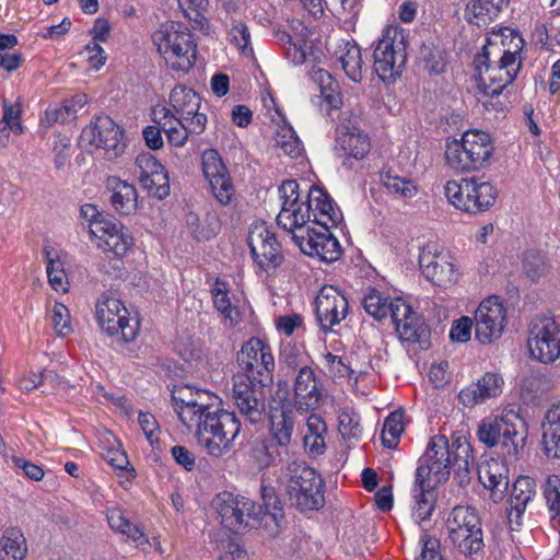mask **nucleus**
Instances as JSON below:
<instances>
[{
  "mask_svg": "<svg viewBox=\"0 0 560 560\" xmlns=\"http://www.w3.org/2000/svg\"><path fill=\"white\" fill-rule=\"evenodd\" d=\"M281 210L277 223L285 231H302L312 225L337 226L342 220L340 209L319 187L311 186L304 198L295 180H285L279 187Z\"/></svg>",
  "mask_w": 560,
  "mask_h": 560,
  "instance_id": "nucleus-1",
  "label": "nucleus"
},
{
  "mask_svg": "<svg viewBox=\"0 0 560 560\" xmlns=\"http://www.w3.org/2000/svg\"><path fill=\"white\" fill-rule=\"evenodd\" d=\"M475 465L471 446L462 438L450 444L444 435L431 438L420 465L416 470L418 481L423 479L440 483L448 479L451 468L460 486L470 481V472Z\"/></svg>",
  "mask_w": 560,
  "mask_h": 560,
  "instance_id": "nucleus-2",
  "label": "nucleus"
},
{
  "mask_svg": "<svg viewBox=\"0 0 560 560\" xmlns=\"http://www.w3.org/2000/svg\"><path fill=\"white\" fill-rule=\"evenodd\" d=\"M194 432L199 445L210 456L220 457L231 451L241 432V422L234 412L212 402L196 422L186 427Z\"/></svg>",
  "mask_w": 560,
  "mask_h": 560,
  "instance_id": "nucleus-3",
  "label": "nucleus"
},
{
  "mask_svg": "<svg viewBox=\"0 0 560 560\" xmlns=\"http://www.w3.org/2000/svg\"><path fill=\"white\" fill-rule=\"evenodd\" d=\"M477 435L487 447L499 446L505 456L513 459L517 458L525 446L527 425L518 412L509 409L499 417L483 419Z\"/></svg>",
  "mask_w": 560,
  "mask_h": 560,
  "instance_id": "nucleus-4",
  "label": "nucleus"
},
{
  "mask_svg": "<svg viewBox=\"0 0 560 560\" xmlns=\"http://www.w3.org/2000/svg\"><path fill=\"white\" fill-rule=\"evenodd\" d=\"M153 44L166 65L177 72H188L194 66L197 45L192 34L175 22L162 24L152 35Z\"/></svg>",
  "mask_w": 560,
  "mask_h": 560,
  "instance_id": "nucleus-5",
  "label": "nucleus"
},
{
  "mask_svg": "<svg viewBox=\"0 0 560 560\" xmlns=\"http://www.w3.org/2000/svg\"><path fill=\"white\" fill-rule=\"evenodd\" d=\"M513 54L500 55L498 49L482 51L475 58L474 63L478 71V89L485 96H498L516 79L522 61L516 60Z\"/></svg>",
  "mask_w": 560,
  "mask_h": 560,
  "instance_id": "nucleus-6",
  "label": "nucleus"
},
{
  "mask_svg": "<svg viewBox=\"0 0 560 560\" xmlns=\"http://www.w3.org/2000/svg\"><path fill=\"white\" fill-rule=\"evenodd\" d=\"M289 500L302 512L316 511L324 505V481L303 462H292L284 474Z\"/></svg>",
  "mask_w": 560,
  "mask_h": 560,
  "instance_id": "nucleus-7",
  "label": "nucleus"
},
{
  "mask_svg": "<svg viewBox=\"0 0 560 560\" xmlns=\"http://www.w3.org/2000/svg\"><path fill=\"white\" fill-rule=\"evenodd\" d=\"M373 69L383 82H394L406 66L407 39L398 26H387L373 54Z\"/></svg>",
  "mask_w": 560,
  "mask_h": 560,
  "instance_id": "nucleus-8",
  "label": "nucleus"
},
{
  "mask_svg": "<svg viewBox=\"0 0 560 560\" xmlns=\"http://www.w3.org/2000/svg\"><path fill=\"white\" fill-rule=\"evenodd\" d=\"M493 152L490 135L480 130L466 131L459 141L447 144V164L460 172L478 170L485 165Z\"/></svg>",
  "mask_w": 560,
  "mask_h": 560,
  "instance_id": "nucleus-9",
  "label": "nucleus"
},
{
  "mask_svg": "<svg viewBox=\"0 0 560 560\" xmlns=\"http://www.w3.org/2000/svg\"><path fill=\"white\" fill-rule=\"evenodd\" d=\"M292 395L287 381H279L275 392L276 402H288L298 412L305 413L316 410L324 398V388L314 369L303 366L295 373Z\"/></svg>",
  "mask_w": 560,
  "mask_h": 560,
  "instance_id": "nucleus-10",
  "label": "nucleus"
},
{
  "mask_svg": "<svg viewBox=\"0 0 560 560\" xmlns=\"http://www.w3.org/2000/svg\"><path fill=\"white\" fill-rule=\"evenodd\" d=\"M98 326L108 336L124 342L133 341L139 332V322L129 316L124 303L110 294H102L95 304Z\"/></svg>",
  "mask_w": 560,
  "mask_h": 560,
  "instance_id": "nucleus-11",
  "label": "nucleus"
},
{
  "mask_svg": "<svg viewBox=\"0 0 560 560\" xmlns=\"http://www.w3.org/2000/svg\"><path fill=\"white\" fill-rule=\"evenodd\" d=\"M452 542L465 555L472 556L483 548L481 523L476 510L470 506H455L446 520Z\"/></svg>",
  "mask_w": 560,
  "mask_h": 560,
  "instance_id": "nucleus-12",
  "label": "nucleus"
},
{
  "mask_svg": "<svg viewBox=\"0 0 560 560\" xmlns=\"http://www.w3.org/2000/svg\"><path fill=\"white\" fill-rule=\"evenodd\" d=\"M331 226L310 225L303 226L302 231H289L292 233L294 243L300 249L312 257L323 261H336L341 255V246L336 236L330 232Z\"/></svg>",
  "mask_w": 560,
  "mask_h": 560,
  "instance_id": "nucleus-13",
  "label": "nucleus"
},
{
  "mask_svg": "<svg viewBox=\"0 0 560 560\" xmlns=\"http://www.w3.org/2000/svg\"><path fill=\"white\" fill-rule=\"evenodd\" d=\"M527 348L530 357L542 363H552L560 357V326L551 317L533 319Z\"/></svg>",
  "mask_w": 560,
  "mask_h": 560,
  "instance_id": "nucleus-14",
  "label": "nucleus"
},
{
  "mask_svg": "<svg viewBox=\"0 0 560 560\" xmlns=\"http://www.w3.org/2000/svg\"><path fill=\"white\" fill-rule=\"evenodd\" d=\"M81 142L102 149L108 160L121 155L126 144L121 128L108 116H98L81 133Z\"/></svg>",
  "mask_w": 560,
  "mask_h": 560,
  "instance_id": "nucleus-15",
  "label": "nucleus"
},
{
  "mask_svg": "<svg viewBox=\"0 0 560 560\" xmlns=\"http://www.w3.org/2000/svg\"><path fill=\"white\" fill-rule=\"evenodd\" d=\"M419 266L424 278L439 287L447 288L458 279L454 257L448 252L440 250L433 243L422 247Z\"/></svg>",
  "mask_w": 560,
  "mask_h": 560,
  "instance_id": "nucleus-16",
  "label": "nucleus"
},
{
  "mask_svg": "<svg viewBox=\"0 0 560 560\" xmlns=\"http://www.w3.org/2000/svg\"><path fill=\"white\" fill-rule=\"evenodd\" d=\"M238 362L245 374L237 377H248L252 381L269 383L272 381L275 359L271 349L259 338L246 341L238 354Z\"/></svg>",
  "mask_w": 560,
  "mask_h": 560,
  "instance_id": "nucleus-17",
  "label": "nucleus"
},
{
  "mask_svg": "<svg viewBox=\"0 0 560 560\" xmlns=\"http://www.w3.org/2000/svg\"><path fill=\"white\" fill-rule=\"evenodd\" d=\"M475 338L488 345L502 336L506 323L505 308L497 296L485 299L475 312Z\"/></svg>",
  "mask_w": 560,
  "mask_h": 560,
  "instance_id": "nucleus-18",
  "label": "nucleus"
},
{
  "mask_svg": "<svg viewBox=\"0 0 560 560\" xmlns=\"http://www.w3.org/2000/svg\"><path fill=\"white\" fill-rule=\"evenodd\" d=\"M267 383L236 377L232 388V399L240 413L249 422L257 423L265 412L264 386Z\"/></svg>",
  "mask_w": 560,
  "mask_h": 560,
  "instance_id": "nucleus-19",
  "label": "nucleus"
},
{
  "mask_svg": "<svg viewBox=\"0 0 560 560\" xmlns=\"http://www.w3.org/2000/svg\"><path fill=\"white\" fill-rule=\"evenodd\" d=\"M170 104L175 119L188 124V129L195 132H203L207 128V115L200 112L201 98L191 89L176 85L170 94Z\"/></svg>",
  "mask_w": 560,
  "mask_h": 560,
  "instance_id": "nucleus-20",
  "label": "nucleus"
},
{
  "mask_svg": "<svg viewBox=\"0 0 560 560\" xmlns=\"http://www.w3.org/2000/svg\"><path fill=\"white\" fill-rule=\"evenodd\" d=\"M248 245L254 260L265 271L276 269L282 261L280 244L265 222L252 225Z\"/></svg>",
  "mask_w": 560,
  "mask_h": 560,
  "instance_id": "nucleus-21",
  "label": "nucleus"
},
{
  "mask_svg": "<svg viewBox=\"0 0 560 560\" xmlns=\"http://www.w3.org/2000/svg\"><path fill=\"white\" fill-rule=\"evenodd\" d=\"M212 506L221 517V523L230 530L237 532L245 524V516H258L254 501L229 491L218 493Z\"/></svg>",
  "mask_w": 560,
  "mask_h": 560,
  "instance_id": "nucleus-22",
  "label": "nucleus"
},
{
  "mask_svg": "<svg viewBox=\"0 0 560 560\" xmlns=\"http://www.w3.org/2000/svg\"><path fill=\"white\" fill-rule=\"evenodd\" d=\"M135 174L150 196L161 200L170 195L168 174L152 153L142 152L137 155Z\"/></svg>",
  "mask_w": 560,
  "mask_h": 560,
  "instance_id": "nucleus-23",
  "label": "nucleus"
},
{
  "mask_svg": "<svg viewBox=\"0 0 560 560\" xmlns=\"http://www.w3.org/2000/svg\"><path fill=\"white\" fill-rule=\"evenodd\" d=\"M217 399L210 392L188 385L177 387L172 394L174 410L185 427L195 423L197 417Z\"/></svg>",
  "mask_w": 560,
  "mask_h": 560,
  "instance_id": "nucleus-24",
  "label": "nucleus"
},
{
  "mask_svg": "<svg viewBox=\"0 0 560 560\" xmlns=\"http://www.w3.org/2000/svg\"><path fill=\"white\" fill-rule=\"evenodd\" d=\"M349 303L336 287L324 285L315 299V313L320 328L325 331L340 324L347 316Z\"/></svg>",
  "mask_w": 560,
  "mask_h": 560,
  "instance_id": "nucleus-25",
  "label": "nucleus"
},
{
  "mask_svg": "<svg viewBox=\"0 0 560 560\" xmlns=\"http://www.w3.org/2000/svg\"><path fill=\"white\" fill-rule=\"evenodd\" d=\"M202 171L214 198L221 205H229L235 189L218 151L210 149L202 153Z\"/></svg>",
  "mask_w": 560,
  "mask_h": 560,
  "instance_id": "nucleus-26",
  "label": "nucleus"
},
{
  "mask_svg": "<svg viewBox=\"0 0 560 560\" xmlns=\"http://www.w3.org/2000/svg\"><path fill=\"white\" fill-rule=\"evenodd\" d=\"M91 235L97 241L96 246L105 252H112L116 256L127 253L132 244V236L119 222L101 219L90 226Z\"/></svg>",
  "mask_w": 560,
  "mask_h": 560,
  "instance_id": "nucleus-27",
  "label": "nucleus"
},
{
  "mask_svg": "<svg viewBox=\"0 0 560 560\" xmlns=\"http://www.w3.org/2000/svg\"><path fill=\"white\" fill-rule=\"evenodd\" d=\"M392 322L399 338L407 342H419L427 334L422 318L402 299L394 300Z\"/></svg>",
  "mask_w": 560,
  "mask_h": 560,
  "instance_id": "nucleus-28",
  "label": "nucleus"
},
{
  "mask_svg": "<svg viewBox=\"0 0 560 560\" xmlns=\"http://www.w3.org/2000/svg\"><path fill=\"white\" fill-rule=\"evenodd\" d=\"M503 387L504 380L500 374L487 372L476 383L464 387L458 394V399L463 406L471 408L499 397Z\"/></svg>",
  "mask_w": 560,
  "mask_h": 560,
  "instance_id": "nucleus-29",
  "label": "nucleus"
},
{
  "mask_svg": "<svg viewBox=\"0 0 560 560\" xmlns=\"http://www.w3.org/2000/svg\"><path fill=\"white\" fill-rule=\"evenodd\" d=\"M478 479L485 488L491 490L494 502L502 500L509 487V468L501 459L490 458L478 465Z\"/></svg>",
  "mask_w": 560,
  "mask_h": 560,
  "instance_id": "nucleus-30",
  "label": "nucleus"
},
{
  "mask_svg": "<svg viewBox=\"0 0 560 560\" xmlns=\"http://www.w3.org/2000/svg\"><path fill=\"white\" fill-rule=\"evenodd\" d=\"M535 494L536 483L533 478L528 476H520L514 481L510 494V510L508 512V521L513 530L521 526L527 503L535 497Z\"/></svg>",
  "mask_w": 560,
  "mask_h": 560,
  "instance_id": "nucleus-31",
  "label": "nucleus"
},
{
  "mask_svg": "<svg viewBox=\"0 0 560 560\" xmlns=\"http://www.w3.org/2000/svg\"><path fill=\"white\" fill-rule=\"evenodd\" d=\"M270 412V433L280 447H287L292 440L295 429V408L288 402H278Z\"/></svg>",
  "mask_w": 560,
  "mask_h": 560,
  "instance_id": "nucleus-32",
  "label": "nucleus"
},
{
  "mask_svg": "<svg viewBox=\"0 0 560 560\" xmlns=\"http://www.w3.org/2000/svg\"><path fill=\"white\" fill-rule=\"evenodd\" d=\"M466 196L465 212L477 213L488 210L495 201L498 191L489 182H478L468 178V186L464 188Z\"/></svg>",
  "mask_w": 560,
  "mask_h": 560,
  "instance_id": "nucleus-33",
  "label": "nucleus"
},
{
  "mask_svg": "<svg viewBox=\"0 0 560 560\" xmlns=\"http://www.w3.org/2000/svg\"><path fill=\"white\" fill-rule=\"evenodd\" d=\"M106 187L112 191L110 203L116 212L129 215L136 211L138 207V192L132 184L112 176L107 178Z\"/></svg>",
  "mask_w": 560,
  "mask_h": 560,
  "instance_id": "nucleus-34",
  "label": "nucleus"
},
{
  "mask_svg": "<svg viewBox=\"0 0 560 560\" xmlns=\"http://www.w3.org/2000/svg\"><path fill=\"white\" fill-rule=\"evenodd\" d=\"M155 121L166 133L170 144L174 147H184L187 142L189 135H200L192 129H188V124H184L175 119V115L170 108L163 107L155 110Z\"/></svg>",
  "mask_w": 560,
  "mask_h": 560,
  "instance_id": "nucleus-35",
  "label": "nucleus"
},
{
  "mask_svg": "<svg viewBox=\"0 0 560 560\" xmlns=\"http://www.w3.org/2000/svg\"><path fill=\"white\" fill-rule=\"evenodd\" d=\"M498 49L500 55L513 54L516 60L523 62L524 39L512 28L504 27L497 32H492L487 38V43L482 49Z\"/></svg>",
  "mask_w": 560,
  "mask_h": 560,
  "instance_id": "nucleus-36",
  "label": "nucleus"
},
{
  "mask_svg": "<svg viewBox=\"0 0 560 560\" xmlns=\"http://www.w3.org/2000/svg\"><path fill=\"white\" fill-rule=\"evenodd\" d=\"M106 520L108 526L116 533H119L137 547H142L149 542L148 537L137 524H133L126 517L124 511L119 508L113 506L106 510Z\"/></svg>",
  "mask_w": 560,
  "mask_h": 560,
  "instance_id": "nucleus-37",
  "label": "nucleus"
},
{
  "mask_svg": "<svg viewBox=\"0 0 560 560\" xmlns=\"http://www.w3.org/2000/svg\"><path fill=\"white\" fill-rule=\"evenodd\" d=\"M542 444L549 457L560 458V400L553 404L545 415Z\"/></svg>",
  "mask_w": 560,
  "mask_h": 560,
  "instance_id": "nucleus-38",
  "label": "nucleus"
},
{
  "mask_svg": "<svg viewBox=\"0 0 560 560\" xmlns=\"http://www.w3.org/2000/svg\"><path fill=\"white\" fill-rule=\"evenodd\" d=\"M435 485L427 479L418 481L417 477L415 478L411 495L413 499L412 517L417 523L428 520L432 514L434 509L433 488Z\"/></svg>",
  "mask_w": 560,
  "mask_h": 560,
  "instance_id": "nucleus-39",
  "label": "nucleus"
},
{
  "mask_svg": "<svg viewBox=\"0 0 560 560\" xmlns=\"http://www.w3.org/2000/svg\"><path fill=\"white\" fill-rule=\"evenodd\" d=\"M346 75L353 82H360L363 78V60L360 47L353 40H345L335 51Z\"/></svg>",
  "mask_w": 560,
  "mask_h": 560,
  "instance_id": "nucleus-40",
  "label": "nucleus"
},
{
  "mask_svg": "<svg viewBox=\"0 0 560 560\" xmlns=\"http://www.w3.org/2000/svg\"><path fill=\"white\" fill-rule=\"evenodd\" d=\"M370 147L368 136L354 128L338 135L335 150L340 156H350L361 160L370 151Z\"/></svg>",
  "mask_w": 560,
  "mask_h": 560,
  "instance_id": "nucleus-41",
  "label": "nucleus"
},
{
  "mask_svg": "<svg viewBox=\"0 0 560 560\" xmlns=\"http://www.w3.org/2000/svg\"><path fill=\"white\" fill-rule=\"evenodd\" d=\"M26 538L19 527H7L0 537V560H25Z\"/></svg>",
  "mask_w": 560,
  "mask_h": 560,
  "instance_id": "nucleus-42",
  "label": "nucleus"
},
{
  "mask_svg": "<svg viewBox=\"0 0 560 560\" xmlns=\"http://www.w3.org/2000/svg\"><path fill=\"white\" fill-rule=\"evenodd\" d=\"M327 427L322 417L311 415L306 421V431L303 436L304 447L307 453L317 456L324 453L326 448L325 435Z\"/></svg>",
  "mask_w": 560,
  "mask_h": 560,
  "instance_id": "nucleus-43",
  "label": "nucleus"
},
{
  "mask_svg": "<svg viewBox=\"0 0 560 560\" xmlns=\"http://www.w3.org/2000/svg\"><path fill=\"white\" fill-rule=\"evenodd\" d=\"M506 4L508 0H470L467 7L469 21L478 26L487 25Z\"/></svg>",
  "mask_w": 560,
  "mask_h": 560,
  "instance_id": "nucleus-44",
  "label": "nucleus"
},
{
  "mask_svg": "<svg viewBox=\"0 0 560 560\" xmlns=\"http://www.w3.org/2000/svg\"><path fill=\"white\" fill-rule=\"evenodd\" d=\"M3 116L0 121V149L5 148L9 143L10 131L22 135L24 128L21 124L22 108L19 103H10L3 101Z\"/></svg>",
  "mask_w": 560,
  "mask_h": 560,
  "instance_id": "nucleus-45",
  "label": "nucleus"
},
{
  "mask_svg": "<svg viewBox=\"0 0 560 560\" xmlns=\"http://www.w3.org/2000/svg\"><path fill=\"white\" fill-rule=\"evenodd\" d=\"M362 305L365 312L374 319L381 322L390 315L393 317L394 300L375 288H369L363 295Z\"/></svg>",
  "mask_w": 560,
  "mask_h": 560,
  "instance_id": "nucleus-46",
  "label": "nucleus"
},
{
  "mask_svg": "<svg viewBox=\"0 0 560 560\" xmlns=\"http://www.w3.org/2000/svg\"><path fill=\"white\" fill-rule=\"evenodd\" d=\"M211 293L215 310L225 319H229L232 326L236 325L241 319L240 312L237 307L231 303L228 284L217 279L212 285Z\"/></svg>",
  "mask_w": 560,
  "mask_h": 560,
  "instance_id": "nucleus-47",
  "label": "nucleus"
},
{
  "mask_svg": "<svg viewBox=\"0 0 560 560\" xmlns=\"http://www.w3.org/2000/svg\"><path fill=\"white\" fill-rule=\"evenodd\" d=\"M279 447L276 442L257 439L249 451V459L258 469H265L276 464L279 457Z\"/></svg>",
  "mask_w": 560,
  "mask_h": 560,
  "instance_id": "nucleus-48",
  "label": "nucleus"
},
{
  "mask_svg": "<svg viewBox=\"0 0 560 560\" xmlns=\"http://www.w3.org/2000/svg\"><path fill=\"white\" fill-rule=\"evenodd\" d=\"M186 223L191 235L198 241H206L213 237L219 230V222L214 215L207 214L200 219L196 213L189 212Z\"/></svg>",
  "mask_w": 560,
  "mask_h": 560,
  "instance_id": "nucleus-49",
  "label": "nucleus"
},
{
  "mask_svg": "<svg viewBox=\"0 0 560 560\" xmlns=\"http://www.w3.org/2000/svg\"><path fill=\"white\" fill-rule=\"evenodd\" d=\"M47 258V276L50 285L56 291L65 292L67 290V276L63 269V262L59 255L47 247L44 250Z\"/></svg>",
  "mask_w": 560,
  "mask_h": 560,
  "instance_id": "nucleus-50",
  "label": "nucleus"
},
{
  "mask_svg": "<svg viewBox=\"0 0 560 560\" xmlns=\"http://www.w3.org/2000/svg\"><path fill=\"white\" fill-rule=\"evenodd\" d=\"M314 81L318 83L320 96L330 108H338L341 104V98L337 91L338 84L332 77L327 71L319 69L314 72Z\"/></svg>",
  "mask_w": 560,
  "mask_h": 560,
  "instance_id": "nucleus-51",
  "label": "nucleus"
},
{
  "mask_svg": "<svg viewBox=\"0 0 560 560\" xmlns=\"http://www.w3.org/2000/svg\"><path fill=\"white\" fill-rule=\"evenodd\" d=\"M404 412L396 410L385 419L382 430V443L387 448L396 446L404 431Z\"/></svg>",
  "mask_w": 560,
  "mask_h": 560,
  "instance_id": "nucleus-52",
  "label": "nucleus"
},
{
  "mask_svg": "<svg viewBox=\"0 0 560 560\" xmlns=\"http://www.w3.org/2000/svg\"><path fill=\"white\" fill-rule=\"evenodd\" d=\"M102 442L106 444L102 454L104 459L115 469H126L129 460L125 451L119 447L116 438L112 433L106 432L103 435Z\"/></svg>",
  "mask_w": 560,
  "mask_h": 560,
  "instance_id": "nucleus-53",
  "label": "nucleus"
},
{
  "mask_svg": "<svg viewBox=\"0 0 560 560\" xmlns=\"http://www.w3.org/2000/svg\"><path fill=\"white\" fill-rule=\"evenodd\" d=\"M276 143L284 154L291 158H299L302 155V143L294 130L290 127H282L277 131Z\"/></svg>",
  "mask_w": 560,
  "mask_h": 560,
  "instance_id": "nucleus-54",
  "label": "nucleus"
},
{
  "mask_svg": "<svg viewBox=\"0 0 560 560\" xmlns=\"http://www.w3.org/2000/svg\"><path fill=\"white\" fill-rule=\"evenodd\" d=\"M338 429L343 439L359 440L362 434L360 416L352 410L345 409L338 416Z\"/></svg>",
  "mask_w": 560,
  "mask_h": 560,
  "instance_id": "nucleus-55",
  "label": "nucleus"
},
{
  "mask_svg": "<svg viewBox=\"0 0 560 560\" xmlns=\"http://www.w3.org/2000/svg\"><path fill=\"white\" fill-rule=\"evenodd\" d=\"M382 182L390 194L401 198H411L418 191L416 185L410 179L393 175L389 172L382 176Z\"/></svg>",
  "mask_w": 560,
  "mask_h": 560,
  "instance_id": "nucleus-56",
  "label": "nucleus"
},
{
  "mask_svg": "<svg viewBox=\"0 0 560 560\" xmlns=\"http://www.w3.org/2000/svg\"><path fill=\"white\" fill-rule=\"evenodd\" d=\"M549 510L553 512V520L560 524V475L549 476L544 488Z\"/></svg>",
  "mask_w": 560,
  "mask_h": 560,
  "instance_id": "nucleus-57",
  "label": "nucleus"
},
{
  "mask_svg": "<svg viewBox=\"0 0 560 560\" xmlns=\"http://www.w3.org/2000/svg\"><path fill=\"white\" fill-rule=\"evenodd\" d=\"M229 34L231 42L242 51V54L246 56L253 54L249 30L245 23L241 21L233 22Z\"/></svg>",
  "mask_w": 560,
  "mask_h": 560,
  "instance_id": "nucleus-58",
  "label": "nucleus"
},
{
  "mask_svg": "<svg viewBox=\"0 0 560 560\" xmlns=\"http://www.w3.org/2000/svg\"><path fill=\"white\" fill-rule=\"evenodd\" d=\"M326 368L334 378H351L357 372L341 357L327 352L324 355Z\"/></svg>",
  "mask_w": 560,
  "mask_h": 560,
  "instance_id": "nucleus-59",
  "label": "nucleus"
},
{
  "mask_svg": "<svg viewBox=\"0 0 560 560\" xmlns=\"http://www.w3.org/2000/svg\"><path fill=\"white\" fill-rule=\"evenodd\" d=\"M468 186V178L460 180H448L445 185V196L447 200L457 209L465 211V192L464 188Z\"/></svg>",
  "mask_w": 560,
  "mask_h": 560,
  "instance_id": "nucleus-60",
  "label": "nucleus"
},
{
  "mask_svg": "<svg viewBox=\"0 0 560 560\" xmlns=\"http://www.w3.org/2000/svg\"><path fill=\"white\" fill-rule=\"evenodd\" d=\"M419 544L421 552L419 560H443L441 555L440 539L429 533H423Z\"/></svg>",
  "mask_w": 560,
  "mask_h": 560,
  "instance_id": "nucleus-61",
  "label": "nucleus"
},
{
  "mask_svg": "<svg viewBox=\"0 0 560 560\" xmlns=\"http://www.w3.org/2000/svg\"><path fill=\"white\" fill-rule=\"evenodd\" d=\"M525 275L532 280H537L547 272V264L545 258L536 253L525 255L523 264Z\"/></svg>",
  "mask_w": 560,
  "mask_h": 560,
  "instance_id": "nucleus-62",
  "label": "nucleus"
},
{
  "mask_svg": "<svg viewBox=\"0 0 560 560\" xmlns=\"http://www.w3.org/2000/svg\"><path fill=\"white\" fill-rule=\"evenodd\" d=\"M52 325L59 336H68L72 328L70 324V313L66 305L56 303L52 307Z\"/></svg>",
  "mask_w": 560,
  "mask_h": 560,
  "instance_id": "nucleus-63",
  "label": "nucleus"
},
{
  "mask_svg": "<svg viewBox=\"0 0 560 560\" xmlns=\"http://www.w3.org/2000/svg\"><path fill=\"white\" fill-rule=\"evenodd\" d=\"M178 4L186 18L202 25L208 0H178Z\"/></svg>",
  "mask_w": 560,
  "mask_h": 560,
  "instance_id": "nucleus-64",
  "label": "nucleus"
}]
</instances>
